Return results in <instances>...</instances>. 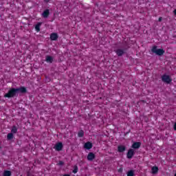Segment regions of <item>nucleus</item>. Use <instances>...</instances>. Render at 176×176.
<instances>
[{
	"instance_id": "nucleus-1",
	"label": "nucleus",
	"mask_w": 176,
	"mask_h": 176,
	"mask_svg": "<svg viewBox=\"0 0 176 176\" xmlns=\"http://www.w3.org/2000/svg\"><path fill=\"white\" fill-rule=\"evenodd\" d=\"M121 48L115 50L114 52L118 57H122L124 54H126V52L130 49V46L129 45V43L124 41L122 43L120 46Z\"/></svg>"
},
{
	"instance_id": "nucleus-2",
	"label": "nucleus",
	"mask_w": 176,
	"mask_h": 176,
	"mask_svg": "<svg viewBox=\"0 0 176 176\" xmlns=\"http://www.w3.org/2000/svg\"><path fill=\"white\" fill-rule=\"evenodd\" d=\"M151 53L156 54L157 56H160V57H162L164 53H166V51L163 49H157V45H154L151 49Z\"/></svg>"
},
{
	"instance_id": "nucleus-3",
	"label": "nucleus",
	"mask_w": 176,
	"mask_h": 176,
	"mask_svg": "<svg viewBox=\"0 0 176 176\" xmlns=\"http://www.w3.org/2000/svg\"><path fill=\"white\" fill-rule=\"evenodd\" d=\"M16 94H17V89L12 88L9 90L8 93H7L4 95V97H6L7 98H12V97H14V96H16Z\"/></svg>"
},
{
	"instance_id": "nucleus-4",
	"label": "nucleus",
	"mask_w": 176,
	"mask_h": 176,
	"mask_svg": "<svg viewBox=\"0 0 176 176\" xmlns=\"http://www.w3.org/2000/svg\"><path fill=\"white\" fill-rule=\"evenodd\" d=\"M162 82H164V83H171L172 82V79L171 77H170V76L167 75V74H164L162 76Z\"/></svg>"
},
{
	"instance_id": "nucleus-5",
	"label": "nucleus",
	"mask_w": 176,
	"mask_h": 176,
	"mask_svg": "<svg viewBox=\"0 0 176 176\" xmlns=\"http://www.w3.org/2000/svg\"><path fill=\"white\" fill-rule=\"evenodd\" d=\"M134 153H135V151L133 148H130L126 154L127 158L131 159L133 156H134Z\"/></svg>"
},
{
	"instance_id": "nucleus-6",
	"label": "nucleus",
	"mask_w": 176,
	"mask_h": 176,
	"mask_svg": "<svg viewBox=\"0 0 176 176\" xmlns=\"http://www.w3.org/2000/svg\"><path fill=\"white\" fill-rule=\"evenodd\" d=\"M54 149L55 151H60L63 149V143L62 142H58L54 146Z\"/></svg>"
},
{
	"instance_id": "nucleus-7",
	"label": "nucleus",
	"mask_w": 176,
	"mask_h": 176,
	"mask_svg": "<svg viewBox=\"0 0 176 176\" xmlns=\"http://www.w3.org/2000/svg\"><path fill=\"white\" fill-rule=\"evenodd\" d=\"M50 14V10L49 9L45 10L42 13V16L44 19H47L49 17V15Z\"/></svg>"
},
{
	"instance_id": "nucleus-8",
	"label": "nucleus",
	"mask_w": 176,
	"mask_h": 176,
	"mask_svg": "<svg viewBox=\"0 0 176 176\" xmlns=\"http://www.w3.org/2000/svg\"><path fill=\"white\" fill-rule=\"evenodd\" d=\"M51 41H57L58 39V34L57 33H52L50 34Z\"/></svg>"
},
{
	"instance_id": "nucleus-9",
	"label": "nucleus",
	"mask_w": 176,
	"mask_h": 176,
	"mask_svg": "<svg viewBox=\"0 0 176 176\" xmlns=\"http://www.w3.org/2000/svg\"><path fill=\"white\" fill-rule=\"evenodd\" d=\"M45 61L52 64V63L54 61V58H53L52 56L47 55L45 56Z\"/></svg>"
},
{
	"instance_id": "nucleus-10",
	"label": "nucleus",
	"mask_w": 176,
	"mask_h": 176,
	"mask_svg": "<svg viewBox=\"0 0 176 176\" xmlns=\"http://www.w3.org/2000/svg\"><path fill=\"white\" fill-rule=\"evenodd\" d=\"M96 158V155L93 153H89L87 157V160L91 162L94 159Z\"/></svg>"
},
{
	"instance_id": "nucleus-11",
	"label": "nucleus",
	"mask_w": 176,
	"mask_h": 176,
	"mask_svg": "<svg viewBox=\"0 0 176 176\" xmlns=\"http://www.w3.org/2000/svg\"><path fill=\"white\" fill-rule=\"evenodd\" d=\"M84 148L85 149H91L93 148V144L90 142H87L84 144Z\"/></svg>"
},
{
	"instance_id": "nucleus-12",
	"label": "nucleus",
	"mask_w": 176,
	"mask_h": 176,
	"mask_svg": "<svg viewBox=\"0 0 176 176\" xmlns=\"http://www.w3.org/2000/svg\"><path fill=\"white\" fill-rule=\"evenodd\" d=\"M141 146V142H134L131 148H133V149H138Z\"/></svg>"
},
{
	"instance_id": "nucleus-13",
	"label": "nucleus",
	"mask_w": 176,
	"mask_h": 176,
	"mask_svg": "<svg viewBox=\"0 0 176 176\" xmlns=\"http://www.w3.org/2000/svg\"><path fill=\"white\" fill-rule=\"evenodd\" d=\"M126 151V146L123 145H120L118 147V151L120 152V153H122V152H124Z\"/></svg>"
},
{
	"instance_id": "nucleus-14",
	"label": "nucleus",
	"mask_w": 176,
	"mask_h": 176,
	"mask_svg": "<svg viewBox=\"0 0 176 176\" xmlns=\"http://www.w3.org/2000/svg\"><path fill=\"white\" fill-rule=\"evenodd\" d=\"M41 25H42V22H38L36 25H35V30L36 32H39L41 31Z\"/></svg>"
},
{
	"instance_id": "nucleus-15",
	"label": "nucleus",
	"mask_w": 176,
	"mask_h": 176,
	"mask_svg": "<svg viewBox=\"0 0 176 176\" xmlns=\"http://www.w3.org/2000/svg\"><path fill=\"white\" fill-rule=\"evenodd\" d=\"M152 174H157L159 168L157 166H153L151 168Z\"/></svg>"
},
{
	"instance_id": "nucleus-16",
	"label": "nucleus",
	"mask_w": 176,
	"mask_h": 176,
	"mask_svg": "<svg viewBox=\"0 0 176 176\" xmlns=\"http://www.w3.org/2000/svg\"><path fill=\"white\" fill-rule=\"evenodd\" d=\"M18 91H20L21 93H25V91H27V89H25V87H21V88L16 89V93H18Z\"/></svg>"
},
{
	"instance_id": "nucleus-17",
	"label": "nucleus",
	"mask_w": 176,
	"mask_h": 176,
	"mask_svg": "<svg viewBox=\"0 0 176 176\" xmlns=\"http://www.w3.org/2000/svg\"><path fill=\"white\" fill-rule=\"evenodd\" d=\"M126 175L127 176H134V170H129L126 173Z\"/></svg>"
},
{
	"instance_id": "nucleus-18",
	"label": "nucleus",
	"mask_w": 176,
	"mask_h": 176,
	"mask_svg": "<svg viewBox=\"0 0 176 176\" xmlns=\"http://www.w3.org/2000/svg\"><path fill=\"white\" fill-rule=\"evenodd\" d=\"M78 137L82 138L85 135V132L83 130H80L78 133Z\"/></svg>"
},
{
	"instance_id": "nucleus-19",
	"label": "nucleus",
	"mask_w": 176,
	"mask_h": 176,
	"mask_svg": "<svg viewBox=\"0 0 176 176\" xmlns=\"http://www.w3.org/2000/svg\"><path fill=\"white\" fill-rule=\"evenodd\" d=\"M12 175V173L9 170H6L3 173V176H10Z\"/></svg>"
},
{
	"instance_id": "nucleus-20",
	"label": "nucleus",
	"mask_w": 176,
	"mask_h": 176,
	"mask_svg": "<svg viewBox=\"0 0 176 176\" xmlns=\"http://www.w3.org/2000/svg\"><path fill=\"white\" fill-rule=\"evenodd\" d=\"M11 132L13 133L14 134H16L17 133V127L16 126H12L11 129Z\"/></svg>"
},
{
	"instance_id": "nucleus-21",
	"label": "nucleus",
	"mask_w": 176,
	"mask_h": 176,
	"mask_svg": "<svg viewBox=\"0 0 176 176\" xmlns=\"http://www.w3.org/2000/svg\"><path fill=\"white\" fill-rule=\"evenodd\" d=\"M7 138H8V140H12V138H13V133H8L7 135Z\"/></svg>"
},
{
	"instance_id": "nucleus-22",
	"label": "nucleus",
	"mask_w": 176,
	"mask_h": 176,
	"mask_svg": "<svg viewBox=\"0 0 176 176\" xmlns=\"http://www.w3.org/2000/svg\"><path fill=\"white\" fill-rule=\"evenodd\" d=\"M74 174H76L78 173V166H76L74 169L73 170Z\"/></svg>"
},
{
	"instance_id": "nucleus-23",
	"label": "nucleus",
	"mask_w": 176,
	"mask_h": 176,
	"mask_svg": "<svg viewBox=\"0 0 176 176\" xmlns=\"http://www.w3.org/2000/svg\"><path fill=\"white\" fill-rule=\"evenodd\" d=\"M58 164L59 166H63L64 164V162L63 161H60Z\"/></svg>"
},
{
	"instance_id": "nucleus-24",
	"label": "nucleus",
	"mask_w": 176,
	"mask_h": 176,
	"mask_svg": "<svg viewBox=\"0 0 176 176\" xmlns=\"http://www.w3.org/2000/svg\"><path fill=\"white\" fill-rule=\"evenodd\" d=\"M162 20H163V18L162 16H160L159 19H158V21H162Z\"/></svg>"
},
{
	"instance_id": "nucleus-25",
	"label": "nucleus",
	"mask_w": 176,
	"mask_h": 176,
	"mask_svg": "<svg viewBox=\"0 0 176 176\" xmlns=\"http://www.w3.org/2000/svg\"><path fill=\"white\" fill-rule=\"evenodd\" d=\"M50 0H44V2H46V3H47V2H49Z\"/></svg>"
},
{
	"instance_id": "nucleus-26",
	"label": "nucleus",
	"mask_w": 176,
	"mask_h": 176,
	"mask_svg": "<svg viewBox=\"0 0 176 176\" xmlns=\"http://www.w3.org/2000/svg\"><path fill=\"white\" fill-rule=\"evenodd\" d=\"M174 130H176V123L174 125Z\"/></svg>"
},
{
	"instance_id": "nucleus-27",
	"label": "nucleus",
	"mask_w": 176,
	"mask_h": 176,
	"mask_svg": "<svg viewBox=\"0 0 176 176\" xmlns=\"http://www.w3.org/2000/svg\"><path fill=\"white\" fill-rule=\"evenodd\" d=\"M63 176H70L69 175H64Z\"/></svg>"
},
{
	"instance_id": "nucleus-28",
	"label": "nucleus",
	"mask_w": 176,
	"mask_h": 176,
	"mask_svg": "<svg viewBox=\"0 0 176 176\" xmlns=\"http://www.w3.org/2000/svg\"><path fill=\"white\" fill-rule=\"evenodd\" d=\"M28 176H30V173H28Z\"/></svg>"
}]
</instances>
